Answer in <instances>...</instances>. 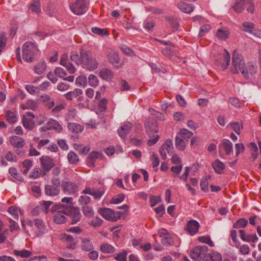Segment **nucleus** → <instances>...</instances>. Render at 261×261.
<instances>
[{
  "instance_id": "0eeeda50",
  "label": "nucleus",
  "mask_w": 261,
  "mask_h": 261,
  "mask_svg": "<svg viewBox=\"0 0 261 261\" xmlns=\"http://www.w3.org/2000/svg\"><path fill=\"white\" fill-rule=\"evenodd\" d=\"M98 211L101 216L109 221L116 222L121 217L120 212H115L111 208H100Z\"/></svg>"
},
{
  "instance_id": "423d86ee",
  "label": "nucleus",
  "mask_w": 261,
  "mask_h": 261,
  "mask_svg": "<svg viewBox=\"0 0 261 261\" xmlns=\"http://www.w3.org/2000/svg\"><path fill=\"white\" fill-rule=\"evenodd\" d=\"M207 251L208 248L206 246H197L191 250L190 256L196 261H201L206 255Z\"/></svg>"
},
{
  "instance_id": "ddd939ff",
  "label": "nucleus",
  "mask_w": 261,
  "mask_h": 261,
  "mask_svg": "<svg viewBox=\"0 0 261 261\" xmlns=\"http://www.w3.org/2000/svg\"><path fill=\"white\" fill-rule=\"evenodd\" d=\"M145 128L148 137H151L153 134L158 132L159 130L156 121L153 119L148 120L145 123Z\"/></svg>"
},
{
  "instance_id": "6ab92c4d",
  "label": "nucleus",
  "mask_w": 261,
  "mask_h": 261,
  "mask_svg": "<svg viewBox=\"0 0 261 261\" xmlns=\"http://www.w3.org/2000/svg\"><path fill=\"white\" fill-rule=\"evenodd\" d=\"M34 226L36 230L35 231L36 236L41 237L45 232V226L41 219H36L34 220Z\"/></svg>"
},
{
  "instance_id": "393cba45",
  "label": "nucleus",
  "mask_w": 261,
  "mask_h": 261,
  "mask_svg": "<svg viewBox=\"0 0 261 261\" xmlns=\"http://www.w3.org/2000/svg\"><path fill=\"white\" fill-rule=\"evenodd\" d=\"M39 100L47 107L48 109L52 108L55 105L54 100L46 94L41 95L40 97Z\"/></svg>"
},
{
  "instance_id": "7ed1b4c3",
  "label": "nucleus",
  "mask_w": 261,
  "mask_h": 261,
  "mask_svg": "<svg viewBox=\"0 0 261 261\" xmlns=\"http://www.w3.org/2000/svg\"><path fill=\"white\" fill-rule=\"evenodd\" d=\"M39 49L37 45L32 41L25 42L22 46V58L28 63H31L35 60Z\"/></svg>"
},
{
  "instance_id": "5fc2aeb1",
  "label": "nucleus",
  "mask_w": 261,
  "mask_h": 261,
  "mask_svg": "<svg viewBox=\"0 0 261 261\" xmlns=\"http://www.w3.org/2000/svg\"><path fill=\"white\" fill-rule=\"evenodd\" d=\"M89 84L92 87H96L98 85V80L96 76L94 74H90L88 77Z\"/></svg>"
},
{
  "instance_id": "37998d69",
  "label": "nucleus",
  "mask_w": 261,
  "mask_h": 261,
  "mask_svg": "<svg viewBox=\"0 0 261 261\" xmlns=\"http://www.w3.org/2000/svg\"><path fill=\"white\" fill-rule=\"evenodd\" d=\"M22 167L24 169L22 171L23 174L27 175L30 169L33 166V162L30 160H25L22 163Z\"/></svg>"
},
{
  "instance_id": "bf43d9fd",
  "label": "nucleus",
  "mask_w": 261,
  "mask_h": 261,
  "mask_svg": "<svg viewBox=\"0 0 261 261\" xmlns=\"http://www.w3.org/2000/svg\"><path fill=\"white\" fill-rule=\"evenodd\" d=\"M150 139L147 141V144L149 146H151L155 144L159 139V136L157 134L154 135L153 134Z\"/></svg>"
},
{
  "instance_id": "0e129e2a",
  "label": "nucleus",
  "mask_w": 261,
  "mask_h": 261,
  "mask_svg": "<svg viewBox=\"0 0 261 261\" xmlns=\"http://www.w3.org/2000/svg\"><path fill=\"white\" fill-rule=\"evenodd\" d=\"M166 19L172 28L174 29L177 28L179 24L177 19L171 17H167Z\"/></svg>"
},
{
  "instance_id": "3c124183",
  "label": "nucleus",
  "mask_w": 261,
  "mask_h": 261,
  "mask_svg": "<svg viewBox=\"0 0 261 261\" xmlns=\"http://www.w3.org/2000/svg\"><path fill=\"white\" fill-rule=\"evenodd\" d=\"M248 224V220L244 218H241L237 220L236 223L233 224L234 228H244Z\"/></svg>"
},
{
  "instance_id": "a19ab883",
  "label": "nucleus",
  "mask_w": 261,
  "mask_h": 261,
  "mask_svg": "<svg viewBox=\"0 0 261 261\" xmlns=\"http://www.w3.org/2000/svg\"><path fill=\"white\" fill-rule=\"evenodd\" d=\"M13 254L21 257L27 258L32 255V252L25 249H22L21 250H15L13 251Z\"/></svg>"
},
{
  "instance_id": "7c9ffc66",
  "label": "nucleus",
  "mask_w": 261,
  "mask_h": 261,
  "mask_svg": "<svg viewBox=\"0 0 261 261\" xmlns=\"http://www.w3.org/2000/svg\"><path fill=\"white\" fill-rule=\"evenodd\" d=\"M177 7L182 12L186 13H190L194 9V6L192 4L185 3L183 2H179Z\"/></svg>"
},
{
  "instance_id": "bb28decb",
  "label": "nucleus",
  "mask_w": 261,
  "mask_h": 261,
  "mask_svg": "<svg viewBox=\"0 0 261 261\" xmlns=\"http://www.w3.org/2000/svg\"><path fill=\"white\" fill-rule=\"evenodd\" d=\"M99 250L104 254H112L115 252V247L107 243H103L99 246Z\"/></svg>"
},
{
  "instance_id": "09e8293b",
  "label": "nucleus",
  "mask_w": 261,
  "mask_h": 261,
  "mask_svg": "<svg viewBox=\"0 0 261 261\" xmlns=\"http://www.w3.org/2000/svg\"><path fill=\"white\" fill-rule=\"evenodd\" d=\"M82 211L84 215L86 217H92L94 215V211L93 208L89 206H83Z\"/></svg>"
},
{
  "instance_id": "c03bdc74",
  "label": "nucleus",
  "mask_w": 261,
  "mask_h": 261,
  "mask_svg": "<svg viewBox=\"0 0 261 261\" xmlns=\"http://www.w3.org/2000/svg\"><path fill=\"white\" fill-rule=\"evenodd\" d=\"M180 138V137H178L176 136L175 139V146L178 150H184L186 145L187 143Z\"/></svg>"
},
{
  "instance_id": "6e6552de",
  "label": "nucleus",
  "mask_w": 261,
  "mask_h": 261,
  "mask_svg": "<svg viewBox=\"0 0 261 261\" xmlns=\"http://www.w3.org/2000/svg\"><path fill=\"white\" fill-rule=\"evenodd\" d=\"M58 210L57 213L54 216V221L57 224H63L66 221V218L64 214H65V210H61L60 205H55L53 206L51 208V212H54L55 211Z\"/></svg>"
},
{
  "instance_id": "58836bf2",
  "label": "nucleus",
  "mask_w": 261,
  "mask_h": 261,
  "mask_svg": "<svg viewBox=\"0 0 261 261\" xmlns=\"http://www.w3.org/2000/svg\"><path fill=\"white\" fill-rule=\"evenodd\" d=\"M224 153L228 154V140L227 139H224L219 145V154L223 155Z\"/></svg>"
},
{
  "instance_id": "f257e3e1",
  "label": "nucleus",
  "mask_w": 261,
  "mask_h": 261,
  "mask_svg": "<svg viewBox=\"0 0 261 261\" xmlns=\"http://www.w3.org/2000/svg\"><path fill=\"white\" fill-rule=\"evenodd\" d=\"M70 59L77 65H81L83 68L89 71L96 69L98 67L97 60L92 57L89 51L82 50L80 55L75 53H71Z\"/></svg>"
},
{
  "instance_id": "9d476101",
  "label": "nucleus",
  "mask_w": 261,
  "mask_h": 261,
  "mask_svg": "<svg viewBox=\"0 0 261 261\" xmlns=\"http://www.w3.org/2000/svg\"><path fill=\"white\" fill-rule=\"evenodd\" d=\"M240 71L244 78L248 79L250 76L256 72V66L253 63L249 62L247 64H245Z\"/></svg>"
},
{
  "instance_id": "cd10ccee",
  "label": "nucleus",
  "mask_w": 261,
  "mask_h": 261,
  "mask_svg": "<svg viewBox=\"0 0 261 261\" xmlns=\"http://www.w3.org/2000/svg\"><path fill=\"white\" fill-rule=\"evenodd\" d=\"M67 128L72 133L78 134L84 130V126L80 124L74 122H69Z\"/></svg>"
},
{
  "instance_id": "aec40b11",
  "label": "nucleus",
  "mask_w": 261,
  "mask_h": 261,
  "mask_svg": "<svg viewBox=\"0 0 261 261\" xmlns=\"http://www.w3.org/2000/svg\"><path fill=\"white\" fill-rule=\"evenodd\" d=\"M132 128V124L129 122H126L124 123L119 129H118V134L121 138H125L126 136L129 133Z\"/></svg>"
},
{
  "instance_id": "4d7b16f0",
  "label": "nucleus",
  "mask_w": 261,
  "mask_h": 261,
  "mask_svg": "<svg viewBox=\"0 0 261 261\" xmlns=\"http://www.w3.org/2000/svg\"><path fill=\"white\" fill-rule=\"evenodd\" d=\"M101 155V153L98 152H92L89 154L88 159L92 163L94 164L96 160L100 158Z\"/></svg>"
},
{
  "instance_id": "e433bc0d",
  "label": "nucleus",
  "mask_w": 261,
  "mask_h": 261,
  "mask_svg": "<svg viewBox=\"0 0 261 261\" xmlns=\"http://www.w3.org/2000/svg\"><path fill=\"white\" fill-rule=\"evenodd\" d=\"M5 118L7 121L11 124L15 123L17 120L15 113L10 110H8L6 112Z\"/></svg>"
},
{
  "instance_id": "20e7f679",
  "label": "nucleus",
  "mask_w": 261,
  "mask_h": 261,
  "mask_svg": "<svg viewBox=\"0 0 261 261\" xmlns=\"http://www.w3.org/2000/svg\"><path fill=\"white\" fill-rule=\"evenodd\" d=\"M245 62L243 56L236 49L233 51L232 56V67L231 72L233 74L238 73L240 70L244 66Z\"/></svg>"
},
{
  "instance_id": "774afa93",
  "label": "nucleus",
  "mask_w": 261,
  "mask_h": 261,
  "mask_svg": "<svg viewBox=\"0 0 261 261\" xmlns=\"http://www.w3.org/2000/svg\"><path fill=\"white\" fill-rule=\"evenodd\" d=\"M55 73L60 78H63L67 75L65 70L61 67H57L55 70Z\"/></svg>"
},
{
  "instance_id": "8fccbe9b",
  "label": "nucleus",
  "mask_w": 261,
  "mask_h": 261,
  "mask_svg": "<svg viewBox=\"0 0 261 261\" xmlns=\"http://www.w3.org/2000/svg\"><path fill=\"white\" fill-rule=\"evenodd\" d=\"M163 148H165L167 152L170 154V153H172L173 150V143L172 141L170 139H167L164 144H163L162 146Z\"/></svg>"
},
{
  "instance_id": "1a4fd4ad",
  "label": "nucleus",
  "mask_w": 261,
  "mask_h": 261,
  "mask_svg": "<svg viewBox=\"0 0 261 261\" xmlns=\"http://www.w3.org/2000/svg\"><path fill=\"white\" fill-rule=\"evenodd\" d=\"M63 191L69 195L76 194L79 191V186L72 181H64L61 185Z\"/></svg>"
},
{
  "instance_id": "4468645a",
  "label": "nucleus",
  "mask_w": 261,
  "mask_h": 261,
  "mask_svg": "<svg viewBox=\"0 0 261 261\" xmlns=\"http://www.w3.org/2000/svg\"><path fill=\"white\" fill-rule=\"evenodd\" d=\"M108 59L109 62L116 68L119 69L123 67L124 64L121 61L117 53L111 51L108 55Z\"/></svg>"
},
{
  "instance_id": "f3484780",
  "label": "nucleus",
  "mask_w": 261,
  "mask_h": 261,
  "mask_svg": "<svg viewBox=\"0 0 261 261\" xmlns=\"http://www.w3.org/2000/svg\"><path fill=\"white\" fill-rule=\"evenodd\" d=\"M99 76L105 81L111 82L114 78V72L108 68H103L99 71Z\"/></svg>"
},
{
  "instance_id": "69168bd1",
  "label": "nucleus",
  "mask_w": 261,
  "mask_h": 261,
  "mask_svg": "<svg viewBox=\"0 0 261 261\" xmlns=\"http://www.w3.org/2000/svg\"><path fill=\"white\" fill-rule=\"evenodd\" d=\"M245 7L247 8L248 12L253 13L254 11V3L251 0H245Z\"/></svg>"
},
{
  "instance_id": "6e6d98bb",
  "label": "nucleus",
  "mask_w": 261,
  "mask_h": 261,
  "mask_svg": "<svg viewBox=\"0 0 261 261\" xmlns=\"http://www.w3.org/2000/svg\"><path fill=\"white\" fill-rule=\"evenodd\" d=\"M216 36L219 39L226 40L228 38L227 31H224L222 29H218L216 33Z\"/></svg>"
},
{
  "instance_id": "e2e57ef3",
  "label": "nucleus",
  "mask_w": 261,
  "mask_h": 261,
  "mask_svg": "<svg viewBox=\"0 0 261 261\" xmlns=\"http://www.w3.org/2000/svg\"><path fill=\"white\" fill-rule=\"evenodd\" d=\"M9 221L10 223L9 228L11 232H13L19 229L18 223L13 220L11 218H9Z\"/></svg>"
},
{
  "instance_id": "2eb2a0df",
  "label": "nucleus",
  "mask_w": 261,
  "mask_h": 261,
  "mask_svg": "<svg viewBox=\"0 0 261 261\" xmlns=\"http://www.w3.org/2000/svg\"><path fill=\"white\" fill-rule=\"evenodd\" d=\"M51 129H54L58 132H61L63 128L58 121L51 119L44 126H42L40 128V130L42 132H45Z\"/></svg>"
},
{
  "instance_id": "c85d7f7f",
  "label": "nucleus",
  "mask_w": 261,
  "mask_h": 261,
  "mask_svg": "<svg viewBox=\"0 0 261 261\" xmlns=\"http://www.w3.org/2000/svg\"><path fill=\"white\" fill-rule=\"evenodd\" d=\"M83 91L81 89L76 88L73 91H69L64 94V96L67 100H72L74 98L82 94Z\"/></svg>"
},
{
  "instance_id": "b1692460",
  "label": "nucleus",
  "mask_w": 261,
  "mask_h": 261,
  "mask_svg": "<svg viewBox=\"0 0 261 261\" xmlns=\"http://www.w3.org/2000/svg\"><path fill=\"white\" fill-rule=\"evenodd\" d=\"M9 140L11 145L16 148H22L24 145V140L18 136H12Z\"/></svg>"
},
{
  "instance_id": "f03ea898",
  "label": "nucleus",
  "mask_w": 261,
  "mask_h": 261,
  "mask_svg": "<svg viewBox=\"0 0 261 261\" xmlns=\"http://www.w3.org/2000/svg\"><path fill=\"white\" fill-rule=\"evenodd\" d=\"M82 193L83 195L80 196L79 202L81 205L84 206L87 205L91 201V198L87 195V194L93 196L95 200H99L105 194V190L103 188L96 189L86 186Z\"/></svg>"
},
{
  "instance_id": "338daca9",
  "label": "nucleus",
  "mask_w": 261,
  "mask_h": 261,
  "mask_svg": "<svg viewBox=\"0 0 261 261\" xmlns=\"http://www.w3.org/2000/svg\"><path fill=\"white\" fill-rule=\"evenodd\" d=\"M161 51L162 54L167 57H171L173 54V49L170 47L163 48Z\"/></svg>"
},
{
  "instance_id": "13d9d810",
  "label": "nucleus",
  "mask_w": 261,
  "mask_h": 261,
  "mask_svg": "<svg viewBox=\"0 0 261 261\" xmlns=\"http://www.w3.org/2000/svg\"><path fill=\"white\" fill-rule=\"evenodd\" d=\"M127 252L125 250H123L122 252L115 255L114 258L118 261H127Z\"/></svg>"
},
{
  "instance_id": "dca6fc26",
  "label": "nucleus",
  "mask_w": 261,
  "mask_h": 261,
  "mask_svg": "<svg viewBox=\"0 0 261 261\" xmlns=\"http://www.w3.org/2000/svg\"><path fill=\"white\" fill-rule=\"evenodd\" d=\"M199 227V222L192 219L187 222L185 230L190 235L194 236L198 232Z\"/></svg>"
},
{
  "instance_id": "680f3d73",
  "label": "nucleus",
  "mask_w": 261,
  "mask_h": 261,
  "mask_svg": "<svg viewBox=\"0 0 261 261\" xmlns=\"http://www.w3.org/2000/svg\"><path fill=\"white\" fill-rule=\"evenodd\" d=\"M125 195L123 194H121L117 195L116 197H113L111 200V203L113 204H118L122 201H123L124 199Z\"/></svg>"
},
{
  "instance_id": "f704fd0d",
  "label": "nucleus",
  "mask_w": 261,
  "mask_h": 261,
  "mask_svg": "<svg viewBox=\"0 0 261 261\" xmlns=\"http://www.w3.org/2000/svg\"><path fill=\"white\" fill-rule=\"evenodd\" d=\"M245 0H236L232 8L237 13H241L245 8Z\"/></svg>"
},
{
  "instance_id": "052dcab7",
  "label": "nucleus",
  "mask_w": 261,
  "mask_h": 261,
  "mask_svg": "<svg viewBox=\"0 0 261 261\" xmlns=\"http://www.w3.org/2000/svg\"><path fill=\"white\" fill-rule=\"evenodd\" d=\"M230 127L238 135L240 134L241 128L242 127L241 123L237 122H232L230 124Z\"/></svg>"
},
{
  "instance_id": "c9c22d12",
  "label": "nucleus",
  "mask_w": 261,
  "mask_h": 261,
  "mask_svg": "<svg viewBox=\"0 0 261 261\" xmlns=\"http://www.w3.org/2000/svg\"><path fill=\"white\" fill-rule=\"evenodd\" d=\"M37 102L33 100H28L25 103L21 105V108L23 109H31L32 110H36L37 109Z\"/></svg>"
},
{
  "instance_id": "473e14b6",
  "label": "nucleus",
  "mask_w": 261,
  "mask_h": 261,
  "mask_svg": "<svg viewBox=\"0 0 261 261\" xmlns=\"http://www.w3.org/2000/svg\"><path fill=\"white\" fill-rule=\"evenodd\" d=\"M193 135V134L191 132L186 129H182L180 130L177 136L180 137V139H182V140L185 141L188 143L189 139L192 137Z\"/></svg>"
},
{
  "instance_id": "9b49d317",
  "label": "nucleus",
  "mask_w": 261,
  "mask_h": 261,
  "mask_svg": "<svg viewBox=\"0 0 261 261\" xmlns=\"http://www.w3.org/2000/svg\"><path fill=\"white\" fill-rule=\"evenodd\" d=\"M225 55L219 54L216 59V61L220 70H225L228 66V52L225 49Z\"/></svg>"
},
{
  "instance_id": "a878e982",
  "label": "nucleus",
  "mask_w": 261,
  "mask_h": 261,
  "mask_svg": "<svg viewBox=\"0 0 261 261\" xmlns=\"http://www.w3.org/2000/svg\"><path fill=\"white\" fill-rule=\"evenodd\" d=\"M70 215L71 217L72 224H76L80 221L81 218V214L77 208L72 207L70 209Z\"/></svg>"
},
{
  "instance_id": "39448f33",
  "label": "nucleus",
  "mask_w": 261,
  "mask_h": 261,
  "mask_svg": "<svg viewBox=\"0 0 261 261\" xmlns=\"http://www.w3.org/2000/svg\"><path fill=\"white\" fill-rule=\"evenodd\" d=\"M69 8L71 12L76 15H83L87 11V6L85 0H75L70 5Z\"/></svg>"
},
{
  "instance_id": "603ef678",
  "label": "nucleus",
  "mask_w": 261,
  "mask_h": 261,
  "mask_svg": "<svg viewBox=\"0 0 261 261\" xmlns=\"http://www.w3.org/2000/svg\"><path fill=\"white\" fill-rule=\"evenodd\" d=\"M8 212L10 213L14 219L18 220L19 218V211L17 207L11 206L9 207Z\"/></svg>"
},
{
  "instance_id": "a211bd4d",
  "label": "nucleus",
  "mask_w": 261,
  "mask_h": 261,
  "mask_svg": "<svg viewBox=\"0 0 261 261\" xmlns=\"http://www.w3.org/2000/svg\"><path fill=\"white\" fill-rule=\"evenodd\" d=\"M42 168L47 171L50 170L54 166L53 160L48 156H43L40 159Z\"/></svg>"
},
{
  "instance_id": "2f4dec72",
  "label": "nucleus",
  "mask_w": 261,
  "mask_h": 261,
  "mask_svg": "<svg viewBox=\"0 0 261 261\" xmlns=\"http://www.w3.org/2000/svg\"><path fill=\"white\" fill-rule=\"evenodd\" d=\"M60 190L53 185H46L45 186V193L48 196H54L59 193Z\"/></svg>"
},
{
  "instance_id": "c756f323",
  "label": "nucleus",
  "mask_w": 261,
  "mask_h": 261,
  "mask_svg": "<svg viewBox=\"0 0 261 261\" xmlns=\"http://www.w3.org/2000/svg\"><path fill=\"white\" fill-rule=\"evenodd\" d=\"M22 121L24 127L29 130H31L35 127V124L33 119L31 118L23 116Z\"/></svg>"
},
{
  "instance_id": "ea45409f",
  "label": "nucleus",
  "mask_w": 261,
  "mask_h": 261,
  "mask_svg": "<svg viewBox=\"0 0 261 261\" xmlns=\"http://www.w3.org/2000/svg\"><path fill=\"white\" fill-rule=\"evenodd\" d=\"M215 171L217 173H221L225 168V165L219 160L215 161L212 165Z\"/></svg>"
},
{
  "instance_id": "4c0bfd02",
  "label": "nucleus",
  "mask_w": 261,
  "mask_h": 261,
  "mask_svg": "<svg viewBox=\"0 0 261 261\" xmlns=\"http://www.w3.org/2000/svg\"><path fill=\"white\" fill-rule=\"evenodd\" d=\"M67 159L69 163L72 165H76L80 160L77 154L72 151L68 152Z\"/></svg>"
},
{
  "instance_id": "864d4df0",
  "label": "nucleus",
  "mask_w": 261,
  "mask_h": 261,
  "mask_svg": "<svg viewBox=\"0 0 261 261\" xmlns=\"http://www.w3.org/2000/svg\"><path fill=\"white\" fill-rule=\"evenodd\" d=\"M161 242L165 246H170L173 244V239L169 233L161 240Z\"/></svg>"
},
{
  "instance_id": "412c9836",
  "label": "nucleus",
  "mask_w": 261,
  "mask_h": 261,
  "mask_svg": "<svg viewBox=\"0 0 261 261\" xmlns=\"http://www.w3.org/2000/svg\"><path fill=\"white\" fill-rule=\"evenodd\" d=\"M81 240V247L83 251H90L93 250V243L89 239L83 238Z\"/></svg>"
},
{
  "instance_id": "72a5a7b5",
  "label": "nucleus",
  "mask_w": 261,
  "mask_h": 261,
  "mask_svg": "<svg viewBox=\"0 0 261 261\" xmlns=\"http://www.w3.org/2000/svg\"><path fill=\"white\" fill-rule=\"evenodd\" d=\"M46 67V63L44 61H41L34 66V71L36 74H41L45 71Z\"/></svg>"
},
{
  "instance_id": "49530a36",
  "label": "nucleus",
  "mask_w": 261,
  "mask_h": 261,
  "mask_svg": "<svg viewBox=\"0 0 261 261\" xmlns=\"http://www.w3.org/2000/svg\"><path fill=\"white\" fill-rule=\"evenodd\" d=\"M9 173L16 180L22 181L23 178L17 172L16 169L14 167H11L9 170Z\"/></svg>"
},
{
  "instance_id": "79ce46f5",
  "label": "nucleus",
  "mask_w": 261,
  "mask_h": 261,
  "mask_svg": "<svg viewBox=\"0 0 261 261\" xmlns=\"http://www.w3.org/2000/svg\"><path fill=\"white\" fill-rule=\"evenodd\" d=\"M30 9L33 12H41L40 1L33 0L32 3L30 4Z\"/></svg>"
},
{
  "instance_id": "4be33fe9",
  "label": "nucleus",
  "mask_w": 261,
  "mask_h": 261,
  "mask_svg": "<svg viewBox=\"0 0 261 261\" xmlns=\"http://www.w3.org/2000/svg\"><path fill=\"white\" fill-rule=\"evenodd\" d=\"M239 232L240 234V238L244 241L254 243L258 240V238L255 234H247L245 233V230L242 229L240 230Z\"/></svg>"
},
{
  "instance_id": "5701e85b",
  "label": "nucleus",
  "mask_w": 261,
  "mask_h": 261,
  "mask_svg": "<svg viewBox=\"0 0 261 261\" xmlns=\"http://www.w3.org/2000/svg\"><path fill=\"white\" fill-rule=\"evenodd\" d=\"M198 168L199 166L198 164H193L191 167H186L185 169V172L184 174L181 176H180V179H182L185 182H187L190 170H192V171L195 173L198 171Z\"/></svg>"
},
{
  "instance_id": "f8f14e48",
  "label": "nucleus",
  "mask_w": 261,
  "mask_h": 261,
  "mask_svg": "<svg viewBox=\"0 0 261 261\" xmlns=\"http://www.w3.org/2000/svg\"><path fill=\"white\" fill-rule=\"evenodd\" d=\"M59 239L64 242L68 249L74 250L76 247V242L73 237L66 233H62L60 235Z\"/></svg>"
},
{
  "instance_id": "a18cd8bd",
  "label": "nucleus",
  "mask_w": 261,
  "mask_h": 261,
  "mask_svg": "<svg viewBox=\"0 0 261 261\" xmlns=\"http://www.w3.org/2000/svg\"><path fill=\"white\" fill-rule=\"evenodd\" d=\"M108 100L106 98L100 99L97 103V108L99 112H102L106 110L107 108Z\"/></svg>"
},
{
  "instance_id": "de8ad7c7",
  "label": "nucleus",
  "mask_w": 261,
  "mask_h": 261,
  "mask_svg": "<svg viewBox=\"0 0 261 261\" xmlns=\"http://www.w3.org/2000/svg\"><path fill=\"white\" fill-rule=\"evenodd\" d=\"M92 33L100 35L102 36H106L109 34L108 31L107 29H100L97 27H94L91 29Z\"/></svg>"
}]
</instances>
